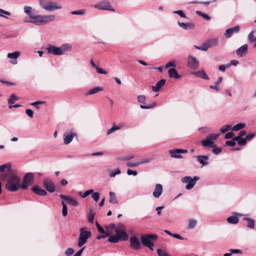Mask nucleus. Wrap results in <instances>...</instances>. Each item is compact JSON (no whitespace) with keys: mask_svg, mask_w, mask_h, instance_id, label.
Listing matches in <instances>:
<instances>
[{"mask_svg":"<svg viewBox=\"0 0 256 256\" xmlns=\"http://www.w3.org/2000/svg\"><path fill=\"white\" fill-rule=\"evenodd\" d=\"M54 19V15L33 14L30 20L26 22L34 24L37 26H41L42 24L52 22Z\"/></svg>","mask_w":256,"mask_h":256,"instance_id":"f257e3e1","label":"nucleus"},{"mask_svg":"<svg viewBox=\"0 0 256 256\" xmlns=\"http://www.w3.org/2000/svg\"><path fill=\"white\" fill-rule=\"evenodd\" d=\"M20 178L16 175L14 172H10L8 181L6 184V188L9 191H16L20 188Z\"/></svg>","mask_w":256,"mask_h":256,"instance_id":"f03ea898","label":"nucleus"},{"mask_svg":"<svg viewBox=\"0 0 256 256\" xmlns=\"http://www.w3.org/2000/svg\"><path fill=\"white\" fill-rule=\"evenodd\" d=\"M39 3L42 9L49 12L60 10L62 8L60 4L50 0H40Z\"/></svg>","mask_w":256,"mask_h":256,"instance_id":"7ed1b4c3","label":"nucleus"},{"mask_svg":"<svg viewBox=\"0 0 256 256\" xmlns=\"http://www.w3.org/2000/svg\"><path fill=\"white\" fill-rule=\"evenodd\" d=\"M158 238V236L156 234H147L142 236L140 240L142 244L144 246L152 250H154L153 246H154V244L150 240H156Z\"/></svg>","mask_w":256,"mask_h":256,"instance_id":"20e7f679","label":"nucleus"},{"mask_svg":"<svg viewBox=\"0 0 256 256\" xmlns=\"http://www.w3.org/2000/svg\"><path fill=\"white\" fill-rule=\"evenodd\" d=\"M91 234H92L90 231H84V228H80L78 246L79 248H81L87 242L88 240L90 238Z\"/></svg>","mask_w":256,"mask_h":256,"instance_id":"39448f33","label":"nucleus"},{"mask_svg":"<svg viewBox=\"0 0 256 256\" xmlns=\"http://www.w3.org/2000/svg\"><path fill=\"white\" fill-rule=\"evenodd\" d=\"M200 180V177L198 176H194L192 178L190 176H186L183 177L181 181L182 183L187 184L186 186V188L188 190L192 189L196 184L197 180Z\"/></svg>","mask_w":256,"mask_h":256,"instance_id":"423d86ee","label":"nucleus"},{"mask_svg":"<svg viewBox=\"0 0 256 256\" xmlns=\"http://www.w3.org/2000/svg\"><path fill=\"white\" fill-rule=\"evenodd\" d=\"M92 6H94L96 8L99 10H107L112 12H114L115 10L110 4V2L108 0H104L96 4L92 5Z\"/></svg>","mask_w":256,"mask_h":256,"instance_id":"0eeeda50","label":"nucleus"},{"mask_svg":"<svg viewBox=\"0 0 256 256\" xmlns=\"http://www.w3.org/2000/svg\"><path fill=\"white\" fill-rule=\"evenodd\" d=\"M188 152L186 150L181 148H174L169 150L170 156L172 158H182V154H186Z\"/></svg>","mask_w":256,"mask_h":256,"instance_id":"6e6552de","label":"nucleus"},{"mask_svg":"<svg viewBox=\"0 0 256 256\" xmlns=\"http://www.w3.org/2000/svg\"><path fill=\"white\" fill-rule=\"evenodd\" d=\"M43 186L49 192L52 193L56 190L54 182L49 178H46L44 180Z\"/></svg>","mask_w":256,"mask_h":256,"instance_id":"1a4fd4ad","label":"nucleus"},{"mask_svg":"<svg viewBox=\"0 0 256 256\" xmlns=\"http://www.w3.org/2000/svg\"><path fill=\"white\" fill-rule=\"evenodd\" d=\"M46 50H48V53L50 54L56 56H62L63 54V52H62L60 47L50 44L46 48Z\"/></svg>","mask_w":256,"mask_h":256,"instance_id":"9d476101","label":"nucleus"},{"mask_svg":"<svg viewBox=\"0 0 256 256\" xmlns=\"http://www.w3.org/2000/svg\"><path fill=\"white\" fill-rule=\"evenodd\" d=\"M130 246L134 250H138L140 249V242L139 239L136 236H132L130 238Z\"/></svg>","mask_w":256,"mask_h":256,"instance_id":"9b49d317","label":"nucleus"},{"mask_svg":"<svg viewBox=\"0 0 256 256\" xmlns=\"http://www.w3.org/2000/svg\"><path fill=\"white\" fill-rule=\"evenodd\" d=\"M188 66L194 70L198 68L199 62L197 59L192 56H189L188 58Z\"/></svg>","mask_w":256,"mask_h":256,"instance_id":"f8f14e48","label":"nucleus"},{"mask_svg":"<svg viewBox=\"0 0 256 256\" xmlns=\"http://www.w3.org/2000/svg\"><path fill=\"white\" fill-rule=\"evenodd\" d=\"M240 30V27L239 26H236L233 28L227 29L224 33V36L226 38H230L233 34L238 33Z\"/></svg>","mask_w":256,"mask_h":256,"instance_id":"ddd939ff","label":"nucleus"},{"mask_svg":"<svg viewBox=\"0 0 256 256\" xmlns=\"http://www.w3.org/2000/svg\"><path fill=\"white\" fill-rule=\"evenodd\" d=\"M60 197L64 200H66V202L70 205L72 206H78V202L75 199L72 198H70V197H69V196H64V194H60Z\"/></svg>","mask_w":256,"mask_h":256,"instance_id":"4468645a","label":"nucleus"},{"mask_svg":"<svg viewBox=\"0 0 256 256\" xmlns=\"http://www.w3.org/2000/svg\"><path fill=\"white\" fill-rule=\"evenodd\" d=\"M20 55V52H15L8 54V58L10 59V62L13 64H17V58Z\"/></svg>","mask_w":256,"mask_h":256,"instance_id":"2eb2a0df","label":"nucleus"},{"mask_svg":"<svg viewBox=\"0 0 256 256\" xmlns=\"http://www.w3.org/2000/svg\"><path fill=\"white\" fill-rule=\"evenodd\" d=\"M76 133L66 132L64 134V140L65 144H68L71 142L74 136H76Z\"/></svg>","mask_w":256,"mask_h":256,"instance_id":"dca6fc26","label":"nucleus"},{"mask_svg":"<svg viewBox=\"0 0 256 256\" xmlns=\"http://www.w3.org/2000/svg\"><path fill=\"white\" fill-rule=\"evenodd\" d=\"M162 192V186L160 184H156L155 188L152 193L153 196L156 198H158Z\"/></svg>","mask_w":256,"mask_h":256,"instance_id":"f3484780","label":"nucleus"},{"mask_svg":"<svg viewBox=\"0 0 256 256\" xmlns=\"http://www.w3.org/2000/svg\"><path fill=\"white\" fill-rule=\"evenodd\" d=\"M32 190L36 194L40 196H46L47 192L44 189L40 188L38 186H35L32 188Z\"/></svg>","mask_w":256,"mask_h":256,"instance_id":"a211bd4d","label":"nucleus"},{"mask_svg":"<svg viewBox=\"0 0 256 256\" xmlns=\"http://www.w3.org/2000/svg\"><path fill=\"white\" fill-rule=\"evenodd\" d=\"M196 160L198 162L202 164V166H206L208 165V160L209 158L207 156H196Z\"/></svg>","mask_w":256,"mask_h":256,"instance_id":"6ab92c4d","label":"nucleus"},{"mask_svg":"<svg viewBox=\"0 0 256 256\" xmlns=\"http://www.w3.org/2000/svg\"><path fill=\"white\" fill-rule=\"evenodd\" d=\"M168 74L169 77L170 78L179 79L181 78V76L178 74L176 69L174 68H170L168 70Z\"/></svg>","mask_w":256,"mask_h":256,"instance_id":"aec40b11","label":"nucleus"},{"mask_svg":"<svg viewBox=\"0 0 256 256\" xmlns=\"http://www.w3.org/2000/svg\"><path fill=\"white\" fill-rule=\"evenodd\" d=\"M166 80L164 79L159 80L154 86H152V88L154 92H158L164 85Z\"/></svg>","mask_w":256,"mask_h":256,"instance_id":"412c9836","label":"nucleus"},{"mask_svg":"<svg viewBox=\"0 0 256 256\" xmlns=\"http://www.w3.org/2000/svg\"><path fill=\"white\" fill-rule=\"evenodd\" d=\"M248 52V45L246 44H244L239 48L236 50V54L238 56L242 57L244 54H246Z\"/></svg>","mask_w":256,"mask_h":256,"instance_id":"4be33fe9","label":"nucleus"},{"mask_svg":"<svg viewBox=\"0 0 256 256\" xmlns=\"http://www.w3.org/2000/svg\"><path fill=\"white\" fill-rule=\"evenodd\" d=\"M116 232L118 235L119 240H126L128 239V236L126 232L118 230H116Z\"/></svg>","mask_w":256,"mask_h":256,"instance_id":"5701e85b","label":"nucleus"},{"mask_svg":"<svg viewBox=\"0 0 256 256\" xmlns=\"http://www.w3.org/2000/svg\"><path fill=\"white\" fill-rule=\"evenodd\" d=\"M178 25L184 30L194 29V24L192 23H184L178 22Z\"/></svg>","mask_w":256,"mask_h":256,"instance_id":"b1692460","label":"nucleus"},{"mask_svg":"<svg viewBox=\"0 0 256 256\" xmlns=\"http://www.w3.org/2000/svg\"><path fill=\"white\" fill-rule=\"evenodd\" d=\"M34 176V174L32 172H28L24 175L22 181L30 184L32 181Z\"/></svg>","mask_w":256,"mask_h":256,"instance_id":"393cba45","label":"nucleus"},{"mask_svg":"<svg viewBox=\"0 0 256 256\" xmlns=\"http://www.w3.org/2000/svg\"><path fill=\"white\" fill-rule=\"evenodd\" d=\"M194 74L198 78L208 80L209 79L208 76L206 74V72L204 70L197 71L194 72Z\"/></svg>","mask_w":256,"mask_h":256,"instance_id":"a878e982","label":"nucleus"},{"mask_svg":"<svg viewBox=\"0 0 256 256\" xmlns=\"http://www.w3.org/2000/svg\"><path fill=\"white\" fill-rule=\"evenodd\" d=\"M201 144L202 146L204 147L208 146L210 148H212L214 146V142L210 140L208 138H206L205 140H202L201 141Z\"/></svg>","mask_w":256,"mask_h":256,"instance_id":"bb28decb","label":"nucleus"},{"mask_svg":"<svg viewBox=\"0 0 256 256\" xmlns=\"http://www.w3.org/2000/svg\"><path fill=\"white\" fill-rule=\"evenodd\" d=\"M60 48L64 54L65 52H70L72 50V46L70 44H62Z\"/></svg>","mask_w":256,"mask_h":256,"instance_id":"cd10ccee","label":"nucleus"},{"mask_svg":"<svg viewBox=\"0 0 256 256\" xmlns=\"http://www.w3.org/2000/svg\"><path fill=\"white\" fill-rule=\"evenodd\" d=\"M243 220H246L248 222L247 226L250 228H254V221L252 219L250 218L247 217L246 215L244 216Z\"/></svg>","mask_w":256,"mask_h":256,"instance_id":"c85d7f7f","label":"nucleus"},{"mask_svg":"<svg viewBox=\"0 0 256 256\" xmlns=\"http://www.w3.org/2000/svg\"><path fill=\"white\" fill-rule=\"evenodd\" d=\"M237 214H235L234 216L228 217L227 218V222L230 224H236L238 222V218L236 216Z\"/></svg>","mask_w":256,"mask_h":256,"instance_id":"c756f323","label":"nucleus"},{"mask_svg":"<svg viewBox=\"0 0 256 256\" xmlns=\"http://www.w3.org/2000/svg\"><path fill=\"white\" fill-rule=\"evenodd\" d=\"M102 89L100 87H95L90 90L86 94V96H88L96 94L99 92L102 91Z\"/></svg>","mask_w":256,"mask_h":256,"instance_id":"7c9ffc66","label":"nucleus"},{"mask_svg":"<svg viewBox=\"0 0 256 256\" xmlns=\"http://www.w3.org/2000/svg\"><path fill=\"white\" fill-rule=\"evenodd\" d=\"M210 48L213 46H216L218 44V40L217 38L210 39L206 41Z\"/></svg>","mask_w":256,"mask_h":256,"instance_id":"2f4dec72","label":"nucleus"},{"mask_svg":"<svg viewBox=\"0 0 256 256\" xmlns=\"http://www.w3.org/2000/svg\"><path fill=\"white\" fill-rule=\"evenodd\" d=\"M24 12L30 18L33 16V14L32 12V8L29 6H24Z\"/></svg>","mask_w":256,"mask_h":256,"instance_id":"473e14b6","label":"nucleus"},{"mask_svg":"<svg viewBox=\"0 0 256 256\" xmlns=\"http://www.w3.org/2000/svg\"><path fill=\"white\" fill-rule=\"evenodd\" d=\"M195 47L196 49L203 51H206L210 48L206 42L203 43L200 46H195Z\"/></svg>","mask_w":256,"mask_h":256,"instance_id":"72a5a7b5","label":"nucleus"},{"mask_svg":"<svg viewBox=\"0 0 256 256\" xmlns=\"http://www.w3.org/2000/svg\"><path fill=\"white\" fill-rule=\"evenodd\" d=\"M246 126V124L244 123H239L236 124L232 128V131H237L244 128Z\"/></svg>","mask_w":256,"mask_h":256,"instance_id":"f704fd0d","label":"nucleus"},{"mask_svg":"<svg viewBox=\"0 0 256 256\" xmlns=\"http://www.w3.org/2000/svg\"><path fill=\"white\" fill-rule=\"evenodd\" d=\"M110 202L112 204H117L118 200H116V194L114 192H110Z\"/></svg>","mask_w":256,"mask_h":256,"instance_id":"c9c22d12","label":"nucleus"},{"mask_svg":"<svg viewBox=\"0 0 256 256\" xmlns=\"http://www.w3.org/2000/svg\"><path fill=\"white\" fill-rule=\"evenodd\" d=\"M7 168L10 174L12 172L11 170V165L10 164H4L0 166V172H2Z\"/></svg>","mask_w":256,"mask_h":256,"instance_id":"e433bc0d","label":"nucleus"},{"mask_svg":"<svg viewBox=\"0 0 256 256\" xmlns=\"http://www.w3.org/2000/svg\"><path fill=\"white\" fill-rule=\"evenodd\" d=\"M18 100L19 98L16 96L15 94H13L10 96V98L8 100V104H12Z\"/></svg>","mask_w":256,"mask_h":256,"instance_id":"4c0bfd02","label":"nucleus"},{"mask_svg":"<svg viewBox=\"0 0 256 256\" xmlns=\"http://www.w3.org/2000/svg\"><path fill=\"white\" fill-rule=\"evenodd\" d=\"M95 216V212L93 211L92 209L90 210L89 214L88 216V220L89 222L91 224H93L94 222V217Z\"/></svg>","mask_w":256,"mask_h":256,"instance_id":"58836bf2","label":"nucleus"},{"mask_svg":"<svg viewBox=\"0 0 256 256\" xmlns=\"http://www.w3.org/2000/svg\"><path fill=\"white\" fill-rule=\"evenodd\" d=\"M232 126L230 124H226L224 126H223L220 130V132L222 133H225L228 131L230 130H232Z\"/></svg>","mask_w":256,"mask_h":256,"instance_id":"ea45409f","label":"nucleus"},{"mask_svg":"<svg viewBox=\"0 0 256 256\" xmlns=\"http://www.w3.org/2000/svg\"><path fill=\"white\" fill-rule=\"evenodd\" d=\"M254 31H252L248 35V38L250 42H256V37L254 36Z\"/></svg>","mask_w":256,"mask_h":256,"instance_id":"a19ab883","label":"nucleus"},{"mask_svg":"<svg viewBox=\"0 0 256 256\" xmlns=\"http://www.w3.org/2000/svg\"><path fill=\"white\" fill-rule=\"evenodd\" d=\"M93 190H86L82 194V192H78V195L80 196L82 198H85L91 194L93 193Z\"/></svg>","mask_w":256,"mask_h":256,"instance_id":"79ce46f5","label":"nucleus"},{"mask_svg":"<svg viewBox=\"0 0 256 256\" xmlns=\"http://www.w3.org/2000/svg\"><path fill=\"white\" fill-rule=\"evenodd\" d=\"M120 128V127H119V126H117L116 125L114 124L112 126V128H110V129H109L107 131V135H110V134H112V133H113L116 130H118Z\"/></svg>","mask_w":256,"mask_h":256,"instance_id":"37998d69","label":"nucleus"},{"mask_svg":"<svg viewBox=\"0 0 256 256\" xmlns=\"http://www.w3.org/2000/svg\"><path fill=\"white\" fill-rule=\"evenodd\" d=\"M108 240L110 242L114 243L117 242L119 240L116 234L112 235L110 236Z\"/></svg>","mask_w":256,"mask_h":256,"instance_id":"c03bdc74","label":"nucleus"},{"mask_svg":"<svg viewBox=\"0 0 256 256\" xmlns=\"http://www.w3.org/2000/svg\"><path fill=\"white\" fill-rule=\"evenodd\" d=\"M196 14L207 20H209L210 19V16L208 14H204L201 11H196Z\"/></svg>","mask_w":256,"mask_h":256,"instance_id":"a18cd8bd","label":"nucleus"},{"mask_svg":"<svg viewBox=\"0 0 256 256\" xmlns=\"http://www.w3.org/2000/svg\"><path fill=\"white\" fill-rule=\"evenodd\" d=\"M212 148V152L216 155L220 154L222 151V148L220 147H217L216 144H214V146Z\"/></svg>","mask_w":256,"mask_h":256,"instance_id":"49530a36","label":"nucleus"},{"mask_svg":"<svg viewBox=\"0 0 256 256\" xmlns=\"http://www.w3.org/2000/svg\"><path fill=\"white\" fill-rule=\"evenodd\" d=\"M62 214L64 216H66L68 214L67 206L64 201H62Z\"/></svg>","mask_w":256,"mask_h":256,"instance_id":"de8ad7c7","label":"nucleus"},{"mask_svg":"<svg viewBox=\"0 0 256 256\" xmlns=\"http://www.w3.org/2000/svg\"><path fill=\"white\" fill-rule=\"evenodd\" d=\"M86 12V10L80 9L78 10L72 11L71 14L74 15H84Z\"/></svg>","mask_w":256,"mask_h":256,"instance_id":"09e8293b","label":"nucleus"},{"mask_svg":"<svg viewBox=\"0 0 256 256\" xmlns=\"http://www.w3.org/2000/svg\"><path fill=\"white\" fill-rule=\"evenodd\" d=\"M138 101L142 104H146V97L144 95H139L138 96Z\"/></svg>","mask_w":256,"mask_h":256,"instance_id":"8fccbe9b","label":"nucleus"},{"mask_svg":"<svg viewBox=\"0 0 256 256\" xmlns=\"http://www.w3.org/2000/svg\"><path fill=\"white\" fill-rule=\"evenodd\" d=\"M218 136L219 135L218 134H210L207 136L206 138H208L210 140L214 142V140H216L218 137Z\"/></svg>","mask_w":256,"mask_h":256,"instance_id":"3c124183","label":"nucleus"},{"mask_svg":"<svg viewBox=\"0 0 256 256\" xmlns=\"http://www.w3.org/2000/svg\"><path fill=\"white\" fill-rule=\"evenodd\" d=\"M196 224V221L194 220H190L188 221V228L192 229L194 228Z\"/></svg>","mask_w":256,"mask_h":256,"instance_id":"603ef678","label":"nucleus"},{"mask_svg":"<svg viewBox=\"0 0 256 256\" xmlns=\"http://www.w3.org/2000/svg\"><path fill=\"white\" fill-rule=\"evenodd\" d=\"M121 173V170L120 168H117L115 170H112L110 172V178H114L116 175L119 174Z\"/></svg>","mask_w":256,"mask_h":256,"instance_id":"864d4df0","label":"nucleus"},{"mask_svg":"<svg viewBox=\"0 0 256 256\" xmlns=\"http://www.w3.org/2000/svg\"><path fill=\"white\" fill-rule=\"evenodd\" d=\"M156 105V102H154L152 103L151 104L147 105V106H144V105H143V104H140V108H142V109H150V108H154Z\"/></svg>","mask_w":256,"mask_h":256,"instance_id":"5fc2aeb1","label":"nucleus"},{"mask_svg":"<svg viewBox=\"0 0 256 256\" xmlns=\"http://www.w3.org/2000/svg\"><path fill=\"white\" fill-rule=\"evenodd\" d=\"M170 66L173 67L172 68H174L176 66V64L175 60H172L169 62L165 66V68H169V67H170Z\"/></svg>","mask_w":256,"mask_h":256,"instance_id":"6e6d98bb","label":"nucleus"},{"mask_svg":"<svg viewBox=\"0 0 256 256\" xmlns=\"http://www.w3.org/2000/svg\"><path fill=\"white\" fill-rule=\"evenodd\" d=\"M92 194V198L94 200L95 202H98L100 198V193L98 192H94Z\"/></svg>","mask_w":256,"mask_h":256,"instance_id":"4d7b16f0","label":"nucleus"},{"mask_svg":"<svg viewBox=\"0 0 256 256\" xmlns=\"http://www.w3.org/2000/svg\"><path fill=\"white\" fill-rule=\"evenodd\" d=\"M157 252L158 256H170L169 254L161 249H158Z\"/></svg>","mask_w":256,"mask_h":256,"instance_id":"13d9d810","label":"nucleus"},{"mask_svg":"<svg viewBox=\"0 0 256 256\" xmlns=\"http://www.w3.org/2000/svg\"><path fill=\"white\" fill-rule=\"evenodd\" d=\"M2 14H6L8 16L10 15V13L9 12L0 8V16L4 17L6 18H8V17L4 16V15Z\"/></svg>","mask_w":256,"mask_h":256,"instance_id":"bf43d9fd","label":"nucleus"},{"mask_svg":"<svg viewBox=\"0 0 256 256\" xmlns=\"http://www.w3.org/2000/svg\"><path fill=\"white\" fill-rule=\"evenodd\" d=\"M152 158H145L138 162L139 164H148L152 160Z\"/></svg>","mask_w":256,"mask_h":256,"instance_id":"052dcab7","label":"nucleus"},{"mask_svg":"<svg viewBox=\"0 0 256 256\" xmlns=\"http://www.w3.org/2000/svg\"><path fill=\"white\" fill-rule=\"evenodd\" d=\"M173 13L178 14L182 18H186V14L182 10L174 11Z\"/></svg>","mask_w":256,"mask_h":256,"instance_id":"680f3d73","label":"nucleus"},{"mask_svg":"<svg viewBox=\"0 0 256 256\" xmlns=\"http://www.w3.org/2000/svg\"><path fill=\"white\" fill-rule=\"evenodd\" d=\"M226 144L228 146H236V143L235 142L234 140V139L230 140H227L226 142Z\"/></svg>","mask_w":256,"mask_h":256,"instance_id":"e2e57ef3","label":"nucleus"},{"mask_svg":"<svg viewBox=\"0 0 256 256\" xmlns=\"http://www.w3.org/2000/svg\"><path fill=\"white\" fill-rule=\"evenodd\" d=\"M229 66H230V64H226V65L222 64L218 66V70L222 72H224L226 68H227Z\"/></svg>","mask_w":256,"mask_h":256,"instance_id":"0e129e2a","label":"nucleus"},{"mask_svg":"<svg viewBox=\"0 0 256 256\" xmlns=\"http://www.w3.org/2000/svg\"><path fill=\"white\" fill-rule=\"evenodd\" d=\"M74 250L72 248H68L65 252V254L66 256H70L74 252Z\"/></svg>","mask_w":256,"mask_h":256,"instance_id":"69168bd1","label":"nucleus"},{"mask_svg":"<svg viewBox=\"0 0 256 256\" xmlns=\"http://www.w3.org/2000/svg\"><path fill=\"white\" fill-rule=\"evenodd\" d=\"M138 162H128L126 164V166L128 167H134L139 166Z\"/></svg>","mask_w":256,"mask_h":256,"instance_id":"338daca9","label":"nucleus"},{"mask_svg":"<svg viewBox=\"0 0 256 256\" xmlns=\"http://www.w3.org/2000/svg\"><path fill=\"white\" fill-rule=\"evenodd\" d=\"M127 174L129 176L133 175L134 176H136L137 175L138 172L136 171L132 170L130 169H128L127 170Z\"/></svg>","mask_w":256,"mask_h":256,"instance_id":"774afa93","label":"nucleus"}]
</instances>
